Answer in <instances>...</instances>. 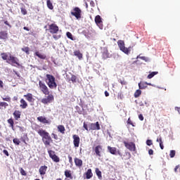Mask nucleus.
<instances>
[{
    "instance_id": "f257e3e1",
    "label": "nucleus",
    "mask_w": 180,
    "mask_h": 180,
    "mask_svg": "<svg viewBox=\"0 0 180 180\" xmlns=\"http://www.w3.org/2000/svg\"><path fill=\"white\" fill-rule=\"evenodd\" d=\"M1 57L4 61H6L8 64H11L13 66H15V64L19 67L20 64L19 63V59L10 53H1Z\"/></svg>"
},
{
    "instance_id": "f03ea898",
    "label": "nucleus",
    "mask_w": 180,
    "mask_h": 180,
    "mask_svg": "<svg viewBox=\"0 0 180 180\" xmlns=\"http://www.w3.org/2000/svg\"><path fill=\"white\" fill-rule=\"evenodd\" d=\"M37 133L39 134V136H40V137H41L42 142L46 147H47V146H50L51 143H53V139H51L50 134L46 130L39 129L37 130Z\"/></svg>"
},
{
    "instance_id": "7ed1b4c3",
    "label": "nucleus",
    "mask_w": 180,
    "mask_h": 180,
    "mask_svg": "<svg viewBox=\"0 0 180 180\" xmlns=\"http://www.w3.org/2000/svg\"><path fill=\"white\" fill-rule=\"evenodd\" d=\"M46 79L48 81V82H46L49 88H50V89H54V88H57V83H56V77H54V76L51 75H49L47 74L46 75Z\"/></svg>"
},
{
    "instance_id": "20e7f679",
    "label": "nucleus",
    "mask_w": 180,
    "mask_h": 180,
    "mask_svg": "<svg viewBox=\"0 0 180 180\" xmlns=\"http://www.w3.org/2000/svg\"><path fill=\"white\" fill-rule=\"evenodd\" d=\"M117 45L120 48V50L122 51V53H124V54H127V56L130 54V52L131 51V46L126 48L124 46V41L119 40L117 41Z\"/></svg>"
},
{
    "instance_id": "39448f33",
    "label": "nucleus",
    "mask_w": 180,
    "mask_h": 180,
    "mask_svg": "<svg viewBox=\"0 0 180 180\" xmlns=\"http://www.w3.org/2000/svg\"><path fill=\"white\" fill-rule=\"evenodd\" d=\"M70 13L72 16H75L77 20H79L82 16V11L79 7H75Z\"/></svg>"
},
{
    "instance_id": "423d86ee",
    "label": "nucleus",
    "mask_w": 180,
    "mask_h": 180,
    "mask_svg": "<svg viewBox=\"0 0 180 180\" xmlns=\"http://www.w3.org/2000/svg\"><path fill=\"white\" fill-rule=\"evenodd\" d=\"M39 89L42 91L44 95H50V90H49V87L44 84V82L39 80Z\"/></svg>"
},
{
    "instance_id": "0eeeda50",
    "label": "nucleus",
    "mask_w": 180,
    "mask_h": 180,
    "mask_svg": "<svg viewBox=\"0 0 180 180\" xmlns=\"http://www.w3.org/2000/svg\"><path fill=\"white\" fill-rule=\"evenodd\" d=\"M48 30L51 34H56V33H58L60 28L56 25V23H53L49 25Z\"/></svg>"
},
{
    "instance_id": "6e6552de",
    "label": "nucleus",
    "mask_w": 180,
    "mask_h": 180,
    "mask_svg": "<svg viewBox=\"0 0 180 180\" xmlns=\"http://www.w3.org/2000/svg\"><path fill=\"white\" fill-rule=\"evenodd\" d=\"M124 146L129 151H136V144L133 142H127L126 141H123Z\"/></svg>"
},
{
    "instance_id": "1a4fd4ad",
    "label": "nucleus",
    "mask_w": 180,
    "mask_h": 180,
    "mask_svg": "<svg viewBox=\"0 0 180 180\" xmlns=\"http://www.w3.org/2000/svg\"><path fill=\"white\" fill-rule=\"evenodd\" d=\"M53 101H54V96H53V94H48L46 98L41 99V102L44 103V105H47V103H51Z\"/></svg>"
},
{
    "instance_id": "9d476101",
    "label": "nucleus",
    "mask_w": 180,
    "mask_h": 180,
    "mask_svg": "<svg viewBox=\"0 0 180 180\" xmlns=\"http://www.w3.org/2000/svg\"><path fill=\"white\" fill-rule=\"evenodd\" d=\"M48 153L50 158H51L54 162H60V158L56 155V152H54V150H48Z\"/></svg>"
},
{
    "instance_id": "9b49d317",
    "label": "nucleus",
    "mask_w": 180,
    "mask_h": 180,
    "mask_svg": "<svg viewBox=\"0 0 180 180\" xmlns=\"http://www.w3.org/2000/svg\"><path fill=\"white\" fill-rule=\"evenodd\" d=\"M95 22L100 27V29H103V25L102 24V18H101V15H98L95 17Z\"/></svg>"
},
{
    "instance_id": "f8f14e48",
    "label": "nucleus",
    "mask_w": 180,
    "mask_h": 180,
    "mask_svg": "<svg viewBox=\"0 0 180 180\" xmlns=\"http://www.w3.org/2000/svg\"><path fill=\"white\" fill-rule=\"evenodd\" d=\"M72 139H73L74 146L76 148L79 147V143L81 141L79 136L78 135L75 134L72 136Z\"/></svg>"
},
{
    "instance_id": "ddd939ff",
    "label": "nucleus",
    "mask_w": 180,
    "mask_h": 180,
    "mask_svg": "<svg viewBox=\"0 0 180 180\" xmlns=\"http://www.w3.org/2000/svg\"><path fill=\"white\" fill-rule=\"evenodd\" d=\"M89 130H101V125L99 124V122H96V123H91L89 124Z\"/></svg>"
},
{
    "instance_id": "4468645a",
    "label": "nucleus",
    "mask_w": 180,
    "mask_h": 180,
    "mask_svg": "<svg viewBox=\"0 0 180 180\" xmlns=\"http://www.w3.org/2000/svg\"><path fill=\"white\" fill-rule=\"evenodd\" d=\"M8 39V34L7 31H1L0 32V40L3 41H6Z\"/></svg>"
},
{
    "instance_id": "2eb2a0df",
    "label": "nucleus",
    "mask_w": 180,
    "mask_h": 180,
    "mask_svg": "<svg viewBox=\"0 0 180 180\" xmlns=\"http://www.w3.org/2000/svg\"><path fill=\"white\" fill-rule=\"evenodd\" d=\"M37 121L40 122L41 123H44V124H50L51 123V122H50V120H47V118H46L43 116L38 117Z\"/></svg>"
},
{
    "instance_id": "dca6fc26",
    "label": "nucleus",
    "mask_w": 180,
    "mask_h": 180,
    "mask_svg": "<svg viewBox=\"0 0 180 180\" xmlns=\"http://www.w3.org/2000/svg\"><path fill=\"white\" fill-rule=\"evenodd\" d=\"M102 150H103V148H102V146L101 145H98L94 148V152L97 157H101V153H102Z\"/></svg>"
},
{
    "instance_id": "f3484780",
    "label": "nucleus",
    "mask_w": 180,
    "mask_h": 180,
    "mask_svg": "<svg viewBox=\"0 0 180 180\" xmlns=\"http://www.w3.org/2000/svg\"><path fill=\"white\" fill-rule=\"evenodd\" d=\"M47 166L44 165L41 166L39 169V172L41 175V176H44V175H46V172H47Z\"/></svg>"
},
{
    "instance_id": "a211bd4d",
    "label": "nucleus",
    "mask_w": 180,
    "mask_h": 180,
    "mask_svg": "<svg viewBox=\"0 0 180 180\" xmlns=\"http://www.w3.org/2000/svg\"><path fill=\"white\" fill-rule=\"evenodd\" d=\"M74 160H75V164L76 167H78V168H81V167H82L83 165L82 160L78 158H75Z\"/></svg>"
},
{
    "instance_id": "6ab92c4d",
    "label": "nucleus",
    "mask_w": 180,
    "mask_h": 180,
    "mask_svg": "<svg viewBox=\"0 0 180 180\" xmlns=\"http://www.w3.org/2000/svg\"><path fill=\"white\" fill-rule=\"evenodd\" d=\"M13 115L15 120H19V119H20V116L22 115V112L20 110H16L14 111Z\"/></svg>"
},
{
    "instance_id": "aec40b11",
    "label": "nucleus",
    "mask_w": 180,
    "mask_h": 180,
    "mask_svg": "<svg viewBox=\"0 0 180 180\" xmlns=\"http://www.w3.org/2000/svg\"><path fill=\"white\" fill-rule=\"evenodd\" d=\"M24 98H25L26 101H27L30 103H32L34 101L33 94L30 93L24 95Z\"/></svg>"
},
{
    "instance_id": "412c9836",
    "label": "nucleus",
    "mask_w": 180,
    "mask_h": 180,
    "mask_svg": "<svg viewBox=\"0 0 180 180\" xmlns=\"http://www.w3.org/2000/svg\"><path fill=\"white\" fill-rule=\"evenodd\" d=\"M20 108H21V109H26V108L28 106L27 102H26V101H25L23 98L20 99Z\"/></svg>"
},
{
    "instance_id": "4be33fe9",
    "label": "nucleus",
    "mask_w": 180,
    "mask_h": 180,
    "mask_svg": "<svg viewBox=\"0 0 180 180\" xmlns=\"http://www.w3.org/2000/svg\"><path fill=\"white\" fill-rule=\"evenodd\" d=\"M108 150L110 154H112V155H116L117 154V148L115 147H110L108 146Z\"/></svg>"
},
{
    "instance_id": "5701e85b",
    "label": "nucleus",
    "mask_w": 180,
    "mask_h": 180,
    "mask_svg": "<svg viewBox=\"0 0 180 180\" xmlns=\"http://www.w3.org/2000/svg\"><path fill=\"white\" fill-rule=\"evenodd\" d=\"M65 178H69V179H74V176H72L71 170L66 169L65 171Z\"/></svg>"
},
{
    "instance_id": "b1692460",
    "label": "nucleus",
    "mask_w": 180,
    "mask_h": 180,
    "mask_svg": "<svg viewBox=\"0 0 180 180\" xmlns=\"http://www.w3.org/2000/svg\"><path fill=\"white\" fill-rule=\"evenodd\" d=\"M94 176V174L92 173L91 169H88L86 172V179H91Z\"/></svg>"
},
{
    "instance_id": "393cba45",
    "label": "nucleus",
    "mask_w": 180,
    "mask_h": 180,
    "mask_svg": "<svg viewBox=\"0 0 180 180\" xmlns=\"http://www.w3.org/2000/svg\"><path fill=\"white\" fill-rule=\"evenodd\" d=\"M73 54H74V56H75L76 57H77V58H79V60H82L83 55H82V53H81V51H79V50L75 51L73 52Z\"/></svg>"
},
{
    "instance_id": "a878e982",
    "label": "nucleus",
    "mask_w": 180,
    "mask_h": 180,
    "mask_svg": "<svg viewBox=\"0 0 180 180\" xmlns=\"http://www.w3.org/2000/svg\"><path fill=\"white\" fill-rule=\"evenodd\" d=\"M57 129H58V131H59L62 134H65V127H64V125H58Z\"/></svg>"
},
{
    "instance_id": "bb28decb",
    "label": "nucleus",
    "mask_w": 180,
    "mask_h": 180,
    "mask_svg": "<svg viewBox=\"0 0 180 180\" xmlns=\"http://www.w3.org/2000/svg\"><path fill=\"white\" fill-rule=\"evenodd\" d=\"M35 56H37V57H39V58H41V60H46V55L40 53V52L39 51L35 52Z\"/></svg>"
},
{
    "instance_id": "cd10ccee",
    "label": "nucleus",
    "mask_w": 180,
    "mask_h": 180,
    "mask_svg": "<svg viewBox=\"0 0 180 180\" xmlns=\"http://www.w3.org/2000/svg\"><path fill=\"white\" fill-rule=\"evenodd\" d=\"M46 6L47 8H49V9H50L51 11H53V9H54V6H53V3H51V0L46 1Z\"/></svg>"
},
{
    "instance_id": "c85d7f7f",
    "label": "nucleus",
    "mask_w": 180,
    "mask_h": 180,
    "mask_svg": "<svg viewBox=\"0 0 180 180\" xmlns=\"http://www.w3.org/2000/svg\"><path fill=\"white\" fill-rule=\"evenodd\" d=\"M95 172H96V174L97 175L98 179H102V172H101L99 168H96Z\"/></svg>"
},
{
    "instance_id": "c756f323",
    "label": "nucleus",
    "mask_w": 180,
    "mask_h": 180,
    "mask_svg": "<svg viewBox=\"0 0 180 180\" xmlns=\"http://www.w3.org/2000/svg\"><path fill=\"white\" fill-rule=\"evenodd\" d=\"M7 122H8V124H10L9 127H11V129H12L13 130H14V128H15V127H14L15 122H13V119L10 118V119H8V120H7Z\"/></svg>"
},
{
    "instance_id": "7c9ffc66",
    "label": "nucleus",
    "mask_w": 180,
    "mask_h": 180,
    "mask_svg": "<svg viewBox=\"0 0 180 180\" xmlns=\"http://www.w3.org/2000/svg\"><path fill=\"white\" fill-rule=\"evenodd\" d=\"M139 89H146L147 88V82H140L139 83Z\"/></svg>"
},
{
    "instance_id": "2f4dec72",
    "label": "nucleus",
    "mask_w": 180,
    "mask_h": 180,
    "mask_svg": "<svg viewBox=\"0 0 180 180\" xmlns=\"http://www.w3.org/2000/svg\"><path fill=\"white\" fill-rule=\"evenodd\" d=\"M21 50L22 51H24L25 53H26V54L27 55L30 54V48H29L28 46L22 48Z\"/></svg>"
},
{
    "instance_id": "473e14b6",
    "label": "nucleus",
    "mask_w": 180,
    "mask_h": 180,
    "mask_svg": "<svg viewBox=\"0 0 180 180\" xmlns=\"http://www.w3.org/2000/svg\"><path fill=\"white\" fill-rule=\"evenodd\" d=\"M7 106H9V105H8L6 102L0 103V109H3V108L4 109H6Z\"/></svg>"
},
{
    "instance_id": "72a5a7b5",
    "label": "nucleus",
    "mask_w": 180,
    "mask_h": 180,
    "mask_svg": "<svg viewBox=\"0 0 180 180\" xmlns=\"http://www.w3.org/2000/svg\"><path fill=\"white\" fill-rule=\"evenodd\" d=\"M158 74V72H152L150 74H149L147 77L148 79H151L155 75H157Z\"/></svg>"
},
{
    "instance_id": "f704fd0d",
    "label": "nucleus",
    "mask_w": 180,
    "mask_h": 180,
    "mask_svg": "<svg viewBox=\"0 0 180 180\" xmlns=\"http://www.w3.org/2000/svg\"><path fill=\"white\" fill-rule=\"evenodd\" d=\"M140 95H141V90L138 89L134 93V98H139V96H140Z\"/></svg>"
},
{
    "instance_id": "c9c22d12",
    "label": "nucleus",
    "mask_w": 180,
    "mask_h": 180,
    "mask_svg": "<svg viewBox=\"0 0 180 180\" xmlns=\"http://www.w3.org/2000/svg\"><path fill=\"white\" fill-rule=\"evenodd\" d=\"M66 36L68 39H70V40H74V37L72 36V34H71V32H66Z\"/></svg>"
},
{
    "instance_id": "e433bc0d",
    "label": "nucleus",
    "mask_w": 180,
    "mask_h": 180,
    "mask_svg": "<svg viewBox=\"0 0 180 180\" xmlns=\"http://www.w3.org/2000/svg\"><path fill=\"white\" fill-rule=\"evenodd\" d=\"M13 142L14 143V144H15V146H19V144H20V141L19 140V139H14L13 140Z\"/></svg>"
},
{
    "instance_id": "4c0bfd02",
    "label": "nucleus",
    "mask_w": 180,
    "mask_h": 180,
    "mask_svg": "<svg viewBox=\"0 0 180 180\" xmlns=\"http://www.w3.org/2000/svg\"><path fill=\"white\" fill-rule=\"evenodd\" d=\"M176 152L174 150H170L169 157L170 158H174L175 157Z\"/></svg>"
},
{
    "instance_id": "58836bf2",
    "label": "nucleus",
    "mask_w": 180,
    "mask_h": 180,
    "mask_svg": "<svg viewBox=\"0 0 180 180\" xmlns=\"http://www.w3.org/2000/svg\"><path fill=\"white\" fill-rule=\"evenodd\" d=\"M51 136H53V139H54V140H56L57 141H60V138H58V135L52 133Z\"/></svg>"
},
{
    "instance_id": "ea45409f",
    "label": "nucleus",
    "mask_w": 180,
    "mask_h": 180,
    "mask_svg": "<svg viewBox=\"0 0 180 180\" xmlns=\"http://www.w3.org/2000/svg\"><path fill=\"white\" fill-rule=\"evenodd\" d=\"M70 81H72V82H73V84L77 82V76L72 75L71 77Z\"/></svg>"
},
{
    "instance_id": "a19ab883",
    "label": "nucleus",
    "mask_w": 180,
    "mask_h": 180,
    "mask_svg": "<svg viewBox=\"0 0 180 180\" xmlns=\"http://www.w3.org/2000/svg\"><path fill=\"white\" fill-rule=\"evenodd\" d=\"M20 172L21 174V175H22L23 176H26L27 174L26 172L25 171V169H23V168H20Z\"/></svg>"
},
{
    "instance_id": "79ce46f5",
    "label": "nucleus",
    "mask_w": 180,
    "mask_h": 180,
    "mask_svg": "<svg viewBox=\"0 0 180 180\" xmlns=\"http://www.w3.org/2000/svg\"><path fill=\"white\" fill-rule=\"evenodd\" d=\"M21 13L22 15H27V11H26V8H21Z\"/></svg>"
},
{
    "instance_id": "37998d69",
    "label": "nucleus",
    "mask_w": 180,
    "mask_h": 180,
    "mask_svg": "<svg viewBox=\"0 0 180 180\" xmlns=\"http://www.w3.org/2000/svg\"><path fill=\"white\" fill-rule=\"evenodd\" d=\"M83 127H84V129H85L86 130V131H89V129H88V124L86 122H84L83 123Z\"/></svg>"
},
{
    "instance_id": "c03bdc74",
    "label": "nucleus",
    "mask_w": 180,
    "mask_h": 180,
    "mask_svg": "<svg viewBox=\"0 0 180 180\" xmlns=\"http://www.w3.org/2000/svg\"><path fill=\"white\" fill-rule=\"evenodd\" d=\"M146 144L148 145V146H153V140H151V139H148L147 141H146Z\"/></svg>"
},
{
    "instance_id": "a18cd8bd",
    "label": "nucleus",
    "mask_w": 180,
    "mask_h": 180,
    "mask_svg": "<svg viewBox=\"0 0 180 180\" xmlns=\"http://www.w3.org/2000/svg\"><path fill=\"white\" fill-rule=\"evenodd\" d=\"M127 124H131V126H132L133 127H134V124H133V122L131 121V120H130V118L128 119V120H127Z\"/></svg>"
},
{
    "instance_id": "49530a36",
    "label": "nucleus",
    "mask_w": 180,
    "mask_h": 180,
    "mask_svg": "<svg viewBox=\"0 0 180 180\" xmlns=\"http://www.w3.org/2000/svg\"><path fill=\"white\" fill-rule=\"evenodd\" d=\"M2 99H3V101H5L6 102H11V97H9V96L3 98Z\"/></svg>"
},
{
    "instance_id": "de8ad7c7",
    "label": "nucleus",
    "mask_w": 180,
    "mask_h": 180,
    "mask_svg": "<svg viewBox=\"0 0 180 180\" xmlns=\"http://www.w3.org/2000/svg\"><path fill=\"white\" fill-rule=\"evenodd\" d=\"M156 141L157 143H159V144L162 143V137L160 136L159 138L157 139Z\"/></svg>"
},
{
    "instance_id": "09e8293b",
    "label": "nucleus",
    "mask_w": 180,
    "mask_h": 180,
    "mask_svg": "<svg viewBox=\"0 0 180 180\" xmlns=\"http://www.w3.org/2000/svg\"><path fill=\"white\" fill-rule=\"evenodd\" d=\"M68 160H69V162L70 164L72 165V157H71V155H68Z\"/></svg>"
},
{
    "instance_id": "8fccbe9b",
    "label": "nucleus",
    "mask_w": 180,
    "mask_h": 180,
    "mask_svg": "<svg viewBox=\"0 0 180 180\" xmlns=\"http://www.w3.org/2000/svg\"><path fill=\"white\" fill-rule=\"evenodd\" d=\"M121 85H127V82L124 79L120 81Z\"/></svg>"
},
{
    "instance_id": "3c124183",
    "label": "nucleus",
    "mask_w": 180,
    "mask_h": 180,
    "mask_svg": "<svg viewBox=\"0 0 180 180\" xmlns=\"http://www.w3.org/2000/svg\"><path fill=\"white\" fill-rule=\"evenodd\" d=\"M53 37L55 39V40H58V39H60V37H61V36L60 35L57 36L56 34H53Z\"/></svg>"
},
{
    "instance_id": "603ef678",
    "label": "nucleus",
    "mask_w": 180,
    "mask_h": 180,
    "mask_svg": "<svg viewBox=\"0 0 180 180\" xmlns=\"http://www.w3.org/2000/svg\"><path fill=\"white\" fill-rule=\"evenodd\" d=\"M4 154L6 155V157H9V152H8L6 150H3Z\"/></svg>"
},
{
    "instance_id": "864d4df0",
    "label": "nucleus",
    "mask_w": 180,
    "mask_h": 180,
    "mask_svg": "<svg viewBox=\"0 0 180 180\" xmlns=\"http://www.w3.org/2000/svg\"><path fill=\"white\" fill-rule=\"evenodd\" d=\"M149 155H153L154 154V150L153 149H150L148 150Z\"/></svg>"
},
{
    "instance_id": "5fc2aeb1",
    "label": "nucleus",
    "mask_w": 180,
    "mask_h": 180,
    "mask_svg": "<svg viewBox=\"0 0 180 180\" xmlns=\"http://www.w3.org/2000/svg\"><path fill=\"white\" fill-rule=\"evenodd\" d=\"M139 120L143 121V120H144V117L143 116V115L141 114L139 115Z\"/></svg>"
},
{
    "instance_id": "6e6d98bb",
    "label": "nucleus",
    "mask_w": 180,
    "mask_h": 180,
    "mask_svg": "<svg viewBox=\"0 0 180 180\" xmlns=\"http://www.w3.org/2000/svg\"><path fill=\"white\" fill-rule=\"evenodd\" d=\"M4 23L6 25V26H8V27H12V25H11V24H9L8 20L4 21Z\"/></svg>"
},
{
    "instance_id": "4d7b16f0",
    "label": "nucleus",
    "mask_w": 180,
    "mask_h": 180,
    "mask_svg": "<svg viewBox=\"0 0 180 180\" xmlns=\"http://www.w3.org/2000/svg\"><path fill=\"white\" fill-rule=\"evenodd\" d=\"M179 169V165H176L174 168V172H178V169Z\"/></svg>"
},
{
    "instance_id": "13d9d810",
    "label": "nucleus",
    "mask_w": 180,
    "mask_h": 180,
    "mask_svg": "<svg viewBox=\"0 0 180 180\" xmlns=\"http://www.w3.org/2000/svg\"><path fill=\"white\" fill-rule=\"evenodd\" d=\"M90 5H91V6H92V8H94V6H95V2H94V1H91Z\"/></svg>"
},
{
    "instance_id": "bf43d9fd",
    "label": "nucleus",
    "mask_w": 180,
    "mask_h": 180,
    "mask_svg": "<svg viewBox=\"0 0 180 180\" xmlns=\"http://www.w3.org/2000/svg\"><path fill=\"white\" fill-rule=\"evenodd\" d=\"M0 88H4V82L2 80H0Z\"/></svg>"
},
{
    "instance_id": "052dcab7",
    "label": "nucleus",
    "mask_w": 180,
    "mask_h": 180,
    "mask_svg": "<svg viewBox=\"0 0 180 180\" xmlns=\"http://www.w3.org/2000/svg\"><path fill=\"white\" fill-rule=\"evenodd\" d=\"M160 144V147L161 148V150H162L164 148V144H163V142L162 143H159Z\"/></svg>"
},
{
    "instance_id": "680f3d73",
    "label": "nucleus",
    "mask_w": 180,
    "mask_h": 180,
    "mask_svg": "<svg viewBox=\"0 0 180 180\" xmlns=\"http://www.w3.org/2000/svg\"><path fill=\"white\" fill-rule=\"evenodd\" d=\"M23 29H24V30H26L27 32H29V30H30L29 29V27H24Z\"/></svg>"
},
{
    "instance_id": "e2e57ef3",
    "label": "nucleus",
    "mask_w": 180,
    "mask_h": 180,
    "mask_svg": "<svg viewBox=\"0 0 180 180\" xmlns=\"http://www.w3.org/2000/svg\"><path fill=\"white\" fill-rule=\"evenodd\" d=\"M175 110H177L179 112V113L180 114V108L176 107Z\"/></svg>"
},
{
    "instance_id": "0e129e2a",
    "label": "nucleus",
    "mask_w": 180,
    "mask_h": 180,
    "mask_svg": "<svg viewBox=\"0 0 180 180\" xmlns=\"http://www.w3.org/2000/svg\"><path fill=\"white\" fill-rule=\"evenodd\" d=\"M105 96H109V92H108V91H105Z\"/></svg>"
},
{
    "instance_id": "69168bd1",
    "label": "nucleus",
    "mask_w": 180,
    "mask_h": 180,
    "mask_svg": "<svg viewBox=\"0 0 180 180\" xmlns=\"http://www.w3.org/2000/svg\"><path fill=\"white\" fill-rule=\"evenodd\" d=\"M13 101H18V96H14L13 97Z\"/></svg>"
},
{
    "instance_id": "338daca9",
    "label": "nucleus",
    "mask_w": 180,
    "mask_h": 180,
    "mask_svg": "<svg viewBox=\"0 0 180 180\" xmlns=\"http://www.w3.org/2000/svg\"><path fill=\"white\" fill-rule=\"evenodd\" d=\"M21 140H22V143H25L26 144V140H25L23 139H22Z\"/></svg>"
},
{
    "instance_id": "774afa93",
    "label": "nucleus",
    "mask_w": 180,
    "mask_h": 180,
    "mask_svg": "<svg viewBox=\"0 0 180 180\" xmlns=\"http://www.w3.org/2000/svg\"><path fill=\"white\" fill-rule=\"evenodd\" d=\"M56 180H63V179H61V178H58V179H56Z\"/></svg>"
}]
</instances>
